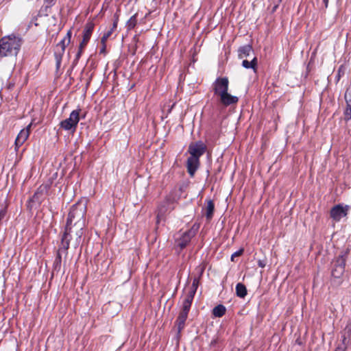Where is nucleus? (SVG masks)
Instances as JSON below:
<instances>
[{
  "instance_id": "f257e3e1",
  "label": "nucleus",
  "mask_w": 351,
  "mask_h": 351,
  "mask_svg": "<svg viewBox=\"0 0 351 351\" xmlns=\"http://www.w3.org/2000/svg\"><path fill=\"white\" fill-rule=\"evenodd\" d=\"M86 212L84 205L76 204L71 207L62 237V249L65 252L69 248L71 243L75 248L80 245L85 226Z\"/></svg>"
},
{
  "instance_id": "f03ea898",
  "label": "nucleus",
  "mask_w": 351,
  "mask_h": 351,
  "mask_svg": "<svg viewBox=\"0 0 351 351\" xmlns=\"http://www.w3.org/2000/svg\"><path fill=\"white\" fill-rule=\"evenodd\" d=\"M206 145L201 141L191 143L188 152L191 156L187 159V171L193 177L199 166V158L205 153Z\"/></svg>"
},
{
  "instance_id": "7ed1b4c3",
  "label": "nucleus",
  "mask_w": 351,
  "mask_h": 351,
  "mask_svg": "<svg viewBox=\"0 0 351 351\" xmlns=\"http://www.w3.org/2000/svg\"><path fill=\"white\" fill-rule=\"evenodd\" d=\"M22 39L14 35L4 36L0 40V58L5 56H16Z\"/></svg>"
},
{
  "instance_id": "20e7f679",
  "label": "nucleus",
  "mask_w": 351,
  "mask_h": 351,
  "mask_svg": "<svg viewBox=\"0 0 351 351\" xmlns=\"http://www.w3.org/2000/svg\"><path fill=\"white\" fill-rule=\"evenodd\" d=\"M175 202V197L173 195L169 194L159 204L157 210V223H158L160 220L165 219L167 214L174 210Z\"/></svg>"
},
{
  "instance_id": "39448f33",
  "label": "nucleus",
  "mask_w": 351,
  "mask_h": 351,
  "mask_svg": "<svg viewBox=\"0 0 351 351\" xmlns=\"http://www.w3.org/2000/svg\"><path fill=\"white\" fill-rule=\"evenodd\" d=\"M80 109L73 110L68 119L60 122V127L64 130H70L72 133L75 132L80 121Z\"/></svg>"
},
{
  "instance_id": "423d86ee",
  "label": "nucleus",
  "mask_w": 351,
  "mask_h": 351,
  "mask_svg": "<svg viewBox=\"0 0 351 351\" xmlns=\"http://www.w3.org/2000/svg\"><path fill=\"white\" fill-rule=\"evenodd\" d=\"M71 38V31L69 30L64 38L56 45V50L54 56L56 62V67L60 66L62 56L64 55L66 47L70 43Z\"/></svg>"
},
{
  "instance_id": "0eeeda50",
  "label": "nucleus",
  "mask_w": 351,
  "mask_h": 351,
  "mask_svg": "<svg viewBox=\"0 0 351 351\" xmlns=\"http://www.w3.org/2000/svg\"><path fill=\"white\" fill-rule=\"evenodd\" d=\"M229 81L228 77H217L213 84V90L214 94L220 97L221 95L228 91Z\"/></svg>"
},
{
  "instance_id": "6e6552de",
  "label": "nucleus",
  "mask_w": 351,
  "mask_h": 351,
  "mask_svg": "<svg viewBox=\"0 0 351 351\" xmlns=\"http://www.w3.org/2000/svg\"><path fill=\"white\" fill-rule=\"evenodd\" d=\"M349 209L350 206L348 205L337 204L331 208L330 217L335 221H339L341 218L347 216Z\"/></svg>"
},
{
  "instance_id": "1a4fd4ad",
  "label": "nucleus",
  "mask_w": 351,
  "mask_h": 351,
  "mask_svg": "<svg viewBox=\"0 0 351 351\" xmlns=\"http://www.w3.org/2000/svg\"><path fill=\"white\" fill-rule=\"evenodd\" d=\"M346 260L343 256L338 257L333 263L331 274L334 278H339L344 273Z\"/></svg>"
},
{
  "instance_id": "9d476101",
  "label": "nucleus",
  "mask_w": 351,
  "mask_h": 351,
  "mask_svg": "<svg viewBox=\"0 0 351 351\" xmlns=\"http://www.w3.org/2000/svg\"><path fill=\"white\" fill-rule=\"evenodd\" d=\"M195 233L192 230H189L184 232L180 238L176 239V244L177 247L182 250L189 243Z\"/></svg>"
},
{
  "instance_id": "9b49d317",
  "label": "nucleus",
  "mask_w": 351,
  "mask_h": 351,
  "mask_svg": "<svg viewBox=\"0 0 351 351\" xmlns=\"http://www.w3.org/2000/svg\"><path fill=\"white\" fill-rule=\"evenodd\" d=\"M94 23L93 22H88L86 24L84 32H83V39L81 44V48H84L89 41L92 32L94 29Z\"/></svg>"
},
{
  "instance_id": "f8f14e48",
  "label": "nucleus",
  "mask_w": 351,
  "mask_h": 351,
  "mask_svg": "<svg viewBox=\"0 0 351 351\" xmlns=\"http://www.w3.org/2000/svg\"><path fill=\"white\" fill-rule=\"evenodd\" d=\"M31 128V124H29L26 128H24L21 130L16 138L15 140V149L17 150L19 147H21L27 139L29 135V129Z\"/></svg>"
},
{
  "instance_id": "ddd939ff",
  "label": "nucleus",
  "mask_w": 351,
  "mask_h": 351,
  "mask_svg": "<svg viewBox=\"0 0 351 351\" xmlns=\"http://www.w3.org/2000/svg\"><path fill=\"white\" fill-rule=\"evenodd\" d=\"M252 55H254V50L250 45L241 46L238 49V57L239 59L251 58Z\"/></svg>"
},
{
  "instance_id": "4468645a",
  "label": "nucleus",
  "mask_w": 351,
  "mask_h": 351,
  "mask_svg": "<svg viewBox=\"0 0 351 351\" xmlns=\"http://www.w3.org/2000/svg\"><path fill=\"white\" fill-rule=\"evenodd\" d=\"M238 101L239 98L236 96L229 94L228 91L226 92L219 97L220 103L225 106L235 104L238 102Z\"/></svg>"
},
{
  "instance_id": "2eb2a0df",
  "label": "nucleus",
  "mask_w": 351,
  "mask_h": 351,
  "mask_svg": "<svg viewBox=\"0 0 351 351\" xmlns=\"http://www.w3.org/2000/svg\"><path fill=\"white\" fill-rule=\"evenodd\" d=\"M46 190V186H40L32 196L31 201L38 204H41Z\"/></svg>"
},
{
  "instance_id": "dca6fc26",
  "label": "nucleus",
  "mask_w": 351,
  "mask_h": 351,
  "mask_svg": "<svg viewBox=\"0 0 351 351\" xmlns=\"http://www.w3.org/2000/svg\"><path fill=\"white\" fill-rule=\"evenodd\" d=\"M188 311H182L180 312L179 315L176 320V324L178 326V330L180 332L184 327L185 322L188 317Z\"/></svg>"
},
{
  "instance_id": "f3484780",
  "label": "nucleus",
  "mask_w": 351,
  "mask_h": 351,
  "mask_svg": "<svg viewBox=\"0 0 351 351\" xmlns=\"http://www.w3.org/2000/svg\"><path fill=\"white\" fill-rule=\"evenodd\" d=\"M257 64H258V60H257V58L256 56H253L252 58H251V60L249 61L247 59H245L243 60L242 62V66L245 68V69H253L254 71H256V68H257Z\"/></svg>"
},
{
  "instance_id": "a211bd4d",
  "label": "nucleus",
  "mask_w": 351,
  "mask_h": 351,
  "mask_svg": "<svg viewBox=\"0 0 351 351\" xmlns=\"http://www.w3.org/2000/svg\"><path fill=\"white\" fill-rule=\"evenodd\" d=\"M214 210H215V205H214L213 201L208 200L207 202V206L205 208L206 217L208 221H210L211 219V218L213 217Z\"/></svg>"
},
{
  "instance_id": "6ab92c4d",
  "label": "nucleus",
  "mask_w": 351,
  "mask_h": 351,
  "mask_svg": "<svg viewBox=\"0 0 351 351\" xmlns=\"http://www.w3.org/2000/svg\"><path fill=\"white\" fill-rule=\"evenodd\" d=\"M117 23H118V19H117L113 24H112V28L108 31L106 33H105L104 34V36L101 37V43L103 44V45L105 46V43L107 41V40L108 39V38L111 36V34H112V32L115 30V29L117 28Z\"/></svg>"
},
{
  "instance_id": "aec40b11",
  "label": "nucleus",
  "mask_w": 351,
  "mask_h": 351,
  "mask_svg": "<svg viewBox=\"0 0 351 351\" xmlns=\"http://www.w3.org/2000/svg\"><path fill=\"white\" fill-rule=\"evenodd\" d=\"M348 93H345V99L347 104V107L344 112L345 119L349 121L351 119V99H348Z\"/></svg>"
},
{
  "instance_id": "412c9836",
  "label": "nucleus",
  "mask_w": 351,
  "mask_h": 351,
  "mask_svg": "<svg viewBox=\"0 0 351 351\" xmlns=\"http://www.w3.org/2000/svg\"><path fill=\"white\" fill-rule=\"evenodd\" d=\"M236 294L241 298H245L247 295L246 287L242 283H238L236 286Z\"/></svg>"
},
{
  "instance_id": "4be33fe9",
  "label": "nucleus",
  "mask_w": 351,
  "mask_h": 351,
  "mask_svg": "<svg viewBox=\"0 0 351 351\" xmlns=\"http://www.w3.org/2000/svg\"><path fill=\"white\" fill-rule=\"evenodd\" d=\"M194 297H192L191 295H186L182 303V311L189 312Z\"/></svg>"
},
{
  "instance_id": "5701e85b",
  "label": "nucleus",
  "mask_w": 351,
  "mask_h": 351,
  "mask_svg": "<svg viewBox=\"0 0 351 351\" xmlns=\"http://www.w3.org/2000/svg\"><path fill=\"white\" fill-rule=\"evenodd\" d=\"M226 311V307L223 305L219 304L213 308V314L215 317H221L225 314Z\"/></svg>"
},
{
  "instance_id": "b1692460",
  "label": "nucleus",
  "mask_w": 351,
  "mask_h": 351,
  "mask_svg": "<svg viewBox=\"0 0 351 351\" xmlns=\"http://www.w3.org/2000/svg\"><path fill=\"white\" fill-rule=\"evenodd\" d=\"M199 285V280L197 278H195L193 280L192 285L191 287V289L187 293V295H191L192 297H194L195 292L197 291V289Z\"/></svg>"
},
{
  "instance_id": "393cba45",
  "label": "nucleus",
  "mask_w": 351,
  "mask_h": 351,
  "mask_svg": "<svg viewBox=\"0 0 351 351\" xmlns=\"http://www.w3.org/2000/svg\"><path fill=\"white\" fill-rule=\"evenodd\" d=\"M64 252L66 255L67 254V250L65 252L64 249H62V243H60V247L58 249V253H57V256L56 258V260H55V263L58 265V264H60L61 263V254L60 253L61 252Z\"/></svg>"
},
{
  "instance_id": "a878e982",
  "label": "nucleus",
  "mask_w": 351,
  "mask_h": 351,
  "mask_svg": "<svg viewBox=\"0 0 351 351\" xmlns=\"http://www.w3.org/2000/svg\"><path fill=\"white\" fill-rule=\"evenodd\" d=\"M136 24V20L135 16H133L130 18V19L128 22V26L129 29H132L135 27Z\"/></svg>"
},
{
  "instance_id": "bb28decb",
  "label": "nucleus",
  "mask_w": 351,
  "mask_h": 351,
  "mask_svg": "<svg viewBox=\"0 0 351 351\" xmlns=\"http://www.w3.org/2000/svg\"><path fill=\"white\" fill-rule=\"evenodd\" d=\"M243 250L240 249L239 250H238V251L235 252L234 254H232L231 256L232 261H234V257L241 256L243 254Z\"/></svg>"
},
{
  "instance_id": "cd10ccee",
  "label": "nucleus",
  "mask_w": 351,
  "mask_h": 351,
  "mask_svg": "<svg viewBox=\"0 0 351 351\" xmlns=\"http://www.w3.org/2000/svg\"><path fill=\"white\" fill-rule=\"evenodd\" d=\"M83 49L84 48H81V44H80V45H79V50H78V52L76 54V57H75V62H77L78 60L80 59V56H81V55L82 53Z\"/></svg>"
},
{
  "instance_id": "c85d7f7f",
  "label": "nucleus",
  "mask_w": 351,
  "mask_h": 351,
  "mask_svg": "<svg viewBox=\"0 0 351 351\" xmlns=\"http://www.w3.org/2000/svg\"><path fill=\"white\" fill-rule=\"evenodd\" d=\"M347 348V346L345 345H339L338 346L335 351H346Z\"/></svg>"
},
{
  "instance_id": "c756f323",
  "label": "nucleus",
  "mask_w": 351,
  "mask_h": 351,
  "mask_svg": "<svg viewBox=\"0 0 351 351\" xmlns=\"http://www.w3.org/2000/svg\"><path fill=\"white\" fill-rule=\"evenodd\" d=\"M258 265L260 267H265V265H266V263H265V261L264 260H258Z\"/></svg>"
},
{
  "instance_id": "7c9ffc66",
  "label": "nucleus",
  "mask_w": 351,
  "mask_h": 351,
  "mask_svg": "<svg viewBox=\"0 0 351 351\" xmlns=\"http://www.w3.org/2000/svg\"><path fill=\"white\" fill-rule=\"evenodd\" d=\"M346 341H347V339H346V336L343 335L342 337V344L341 345L347 346V342Z\"/></svg>"
},
{
  "instance_id": "2f4dec72",
  "label": "nucleus",
  "mask_w": 351,
  "mask_h": 351,
  "mask_svg": "<svg viewBox=\"0 0 351 351\" xmlns=\"http://www.w3.org/2000/svg\"><path fill=\"white\" fill-rule=\"evenodd\" d=\"M328 1L329 0H323V2L324 3V5H325V8H328Z\"/></svg>"
},
{
  "instance_id": "473e14b6",
  "label": "nucleus",
  "mask_w": 351,
  "mask_h": 351,
  "mask_svg": "<svg viewBox=\"0 0 351 351\" xmlns=\"http://www.w3.org/2000/svg\"><path fill=\"white\" fill-rule=\"evenodd\" d=\"M346 93H348L349 95L348 96V99H351V93L347 90Z\"/></svg>"
},
{
  "instance_id": "72a5a7b5",
  "label": "nucleus",
  "mask_w": 351,
  "mask_h": 351,
  "mask_svg": "<svg viewBox=\"0 0 351 351\" xmlns=\"http://www.w3.org/2000/svg\"><path fill=\"white\" fill-rule=\"evenodd\" d=\"M278 3H280L282 0H276Z\"/></svg>"
},
{
  "instance_id": "f704fd0d",
  "label": "nucleus",
  "mask_w": 351,
  "mask_h": 351,
  "mask_svg": "<svg viewBox=\"0 0 351 351\" xmlns=\"http://www.w3.org/2000/svg\"><path fill=\"white\" fill-rule=\"evenodd\" d=\"M105 47H106V45L105 46L104 45V48H105ZM102 51H104V49H102Z\"/></svg>"
}]
</instances>
